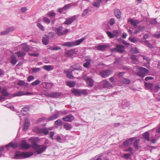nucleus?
<instances>
[{
  "mask_svg": "<svg viewBox=\"0 0 160 160\" xmlns=\"http://www.w3.org/2000/svg\"><path fill=\"white\" fill-rule=\"evenodd\" d=\"M86 37H83L75 41L67 42L62 43V45L67 47H71L80 45L84 40L86 39Z\"/></svg>",
  "mask_w": 160,
  "mask_h": 160,
  "instance_id": "1",
  "label": "nucleus"
},
{
  "mask_svg": "<svg viewBox=\"0 0 160 160\" xmlns=\"http://www.w3.org/2000/svg\"><path fill=\"white\" fill-rule=\"evenodd\" d=\"M33 154V153L32 152H21L19 151L16 152L15 154L16 158H29Z\"/></svg>",
  "mask_w": 160,
  "mask_h": 160,
  "instance_id": "2",
  "label": "nucleus"
},
{
  "mask_svg": "<svg viewBox=\"0 0 160 160\" xmlns=\"http://www.w3.org/2000/svg\"><path fill=\"white\" fill-rule=\"evenodd\" d=\"M32 148L37 151L35 152H37L38 154L43 153L47 149V147L46 145H43L42 147L41 146L35 143H33L32 144Z\"/></svg>",
  "mask_w": 160,
  "mask_h": 160,
  "instance_id": "3",
  "label": "nucleus"
},
{
  "mask_svg": "<svg viewBox=\"0 0 160 160\" xmlns=\"http://www.w3.org/2000/svg\"><path fill=\"white\" fill-rule=\"evenodd\" d=\"M125 47L122 45L118 44L115 48H111V51L113 52H117L120 53H122L124 51Z\"/></svg>",
  "mask_w": 160,
  "mask_h": 160,
  "instance_id": "4",
  "label": "nucleus"
},
{
  "mask_svg": "<svg viewBox=\"0 0 160 160\" xmlns=\"http://www.w3.org/2000/svg\"><path fill=\"white\" fill-rule=\"evenodd\" d=\"M139 70V71L138 73V75L142 78L144 77L146 74L149 72L148 70L144 68L140 67Z\"/></svg>",
  "mask_w": 160,
  "mask_h": 160,
  "instance_id": "5",
  "label": "nucleus"
},
{
  "mask_svg": "<svg viewBox=\"0 0 160 160\" xmlns=\"http://www.w3.org/2000/svg\"><path fill=\"white\" fill-rule=\"evenodd\" d=\"M45 96L52 98H58L61 96V93L58 92H54L50 93H46L45 94Z\"/></svg>",
  "mask_w": 160,
  "mask_h": 160,
  "instance_id": "6",
  "label": "nucleus"
},
{
  "mask_svg": "<svg viewBox=\"0 0 160 160\" xmlns=\"http://www.w3.org/2000/svg\"><path fill=\"white\" fill-rule=\"evenodd\" d=\"M112 72L110 70H105L99 72V75L103 78H106L111 74Z\"/></svg>",
  "mask_w": 160,
  "mask_h": 160,
  "instance_id": "7",
  "label": "nucleus"
},
{
  "mask_svg": "<svg viewBox=\"0 0 160 160\" xmlns=\"http://www.w3.org/2000/svg\"><path fill=\"white\" fill-rule=\"evenodd\" d=\"M83 78L86 81L87 84L89 87H92L93 86L94 81L92 78L87 76H84Z\"/></svg>",
  "mask_w": 160,
  "mask_h": 160,
  "instance_id": "8",
  "label": "nucleus"
},
{
  "mask_svg": "<svg viewBox=\"0 0 160 160\" xmlns=\"http://www.w3.org/2000/svg\"><path fill=\"white\" fill-rule=\"evenodd\" d=\"M101 83L104 88H110L112 87V85L106 79L102 81L101 82Z\"/></svg>",
  "mask_w": 160,
  "mask_h": 160,
  "instance_id": "9",
  "label": "nucleus"
},
{
  "mask_svg": "<svg viewBox=\"0 0 160 160\" xmlns=\"http://www.w3.org/2000/svg\"><path fill=\"white\" fill-rule=\"evenodd\" d=\"M77 16L74 15L70 18H66V21L63 23V24H65L67 25H69L73 22L76 19Z\"/></svg>",
  "mask_w": 160,
  "mask_h": 160,
  "instance_id": "10",
  "label": "nucleus"
},
{
  "mask_svg": "<svg viewBox=\"0 0 160 160\" xmlns=\"http://www.w3.org/2000/svg\"><path fill=\"white\" fill-rule=\"evenodd\" d=\"M21 148L23 149H28L31 147L30 144H28L25 140H23L21 141L20 144Z\"/></svg>",
  "mask_w": 160,
  "mask_h": 160,
  "instance_id": "11",
  "label": "nucleus"
},
{
  "mask_svg": "<svg viewBox=\"0 0 160 160\" xmlns=\"http://www.w3.org/2000/svg\"><path fill=\"white\" fill-rule=\"evenodd\" d=\"M63 29V27L62 26H60L58 28H55L54 30L57 35L62 36L63 35L62 31Z\"/></svg>",
  "mask_w": 160,
  "mask_h": 160,
  "instance_id": "12",
  "label": "nucleus"
},
{
  "mask_svg": "<svg viewBox=\"0 0 160 160\" xmlns=\"http://www.w3.org/2000/svg\"><path fill=\"white\" fill-rule=\"evenodd\" d=\"M109 47V46L108 44L99 45L94 47L95 48H97L98 50L101 51L105 50V49Z\"/></svg>",
  "mask_w": 160,
  "mask_h": 160,
  "instance_id": "13",
  "label": "nucleus"
},
{
  "mask_svg": "<svg viewBox=\"0 0 160 160\" xmlns=\"http://www.w3.org/2000/svg\"><path fill=\"white\" fill-rule=\"evenodd\" d=\"M74 117L72 115H68L62 118V120L66 122H71L74 119Z\"/></svg>",
  "mask_w": 160,
  "mask_h": 160,
  "instance_id": "14",
  "label": "nucleus"
},
{
  "mask_svg": "<svg viewBox=\"0 0 160 160\" xmlns=\"http://www.w3.org/2000/svg\"><path fill=\"white\" fill-rule=\"evenodd\" d=\"M76 51L75 49H71L68 50L65 52V54L67 57H71L73 55L74 53H76Z\"/></svg>",
  "mask_w": 160,
  "mask_h": 160,
  "instance_id": "15",
  "label": "nucleus"
},
{
  "mask_svg": "<svg viewBox=\"0 0 160 160\" xmlns=\"http://www.w3.org/2000/svg\"><path fill=\"white\" fill-rule=\"evenodd\" d=\"M17 85L19 86H24L25 88H27L28 86V83H25L23 80H19L18 81Z\"/></svg>",
  "mask_w": 160,
  "mask_h": 160,
  "instance_id": "16",
  "label": "nucleus"
},
{
  "mask_svg": "<svg viewBox=\"0 0 160 160\" xmlns=\"http://www.w3.org/2000/svg\"><path fill=\"white\" fill-rule=\"evenodd\" d=\"M64 72L66 73L67 77L68 78L71 79L73 78V76L72 75V73L71 72L70 70L68 69H65L64 71Z\"/></svg>",
  "mask_w": 160,
  "mask_h": 160,
  "instance_id": "17",
  "label": "nucleus"
},
{
  "mask_svg": "<svg viewBox=\"0 0 160 160\" xmlns=\"http://www.w3.org/2000/svg\"><path fill=\"white\" fill-rule=\"evenodd\" d=\"M30 126V123L27 119L25 120L22 130L24 131H26L28 128Z\"/></svg>",
  "mask_w": 160,
  "mask_h": 160,
  "instance_id": "18",
  "label": "nucleus"
},
{
  "mask_svg": "<svg viewBox=\"0 0 160 160\" xmlns=\"http://www.w3.org/2000/svg\"><path fill=\"white\" fill-rule=\"evenodd\" d=\"M58 117V114L57 112L56 113L49 117L47 118V120L48 121H52L57 118Z\"/></svg>",
  "mask_w": 160,
  "mask_h": 160,
  "instance_id": "19",
  "label": "nucleus"
},
{
  "mask_svg": "<svg viewBox=\"0 0 160 160\" xmlns=\"http://www.w3.org/2000/svg\"><path fill=\"white\" fill-rule=\"evenodd\" d=\"M130 106V103L126 100H123L121 104V106L123 108H125L126 107H128Z\"/></svg>",
  "mask_w": 160,
  "mask_h": 160,
  "instance_id": "20",
  "label": "nucleus"
},
{
  "mask_svg": "<svg viewBox=\"0 0 160 160\" xmlns=\"http://www.w3.org/2000/svg\"><path fill=\"white\" fill-rule=\"evenodd\" d=\"M15 54L17 55L18 58H23L24 57L26 53L23 51H18L15 52Z\"/></svg>",
  "mask_w": 160,
  "mask_h": 160,
  "instance_id": "21",
  "label": "nucleus"
},
{
  "mask_svg": "<svg viewBox=\"0 0 160 160\" xmlns=\"http://www.w3.org/2000/svg\"><path fill=\"white\" fill-rule=\"evenodd\" d=\"M21 49L24 52H28L30 50V48L27 45L23 44L21 45Z\"/></svg>",
  "mask_w": 160,
  "mask_h": 160,
  "instance_id": "22",
  "label": "nucleus"
},
{
  "mask_svg": "<svg viewBox=\"0 0 160 160\" xmlns=\"http://www.w3.org/2000/svg\"><path fill=\"white\" fill-rule=\"evenodd\" d=\"M49 39V38L48 36L45 35L42 38V39L43 43L45 45H47L48 44Z\"/></svg>",
  "mask_w": 160,
  "mask_h": 160,
  "instance_id": "23",
  "label": "nucleus"
},
{
  "mask_svg": "<svg viewBox=\"0 0 160 160\" xmlns=\"http://www.w3.org/2000/svg\"><path fill=\"white\" fill-rule=\"evenodd\" d=\"M129 22H130L131 25L133 26L137 27V24L139 23V21L138 20H134L132 19H130Z\"/></svg>",
  "mask_w": 160,
  "mask_h": 160,
  "instance_id": "24",
  "label": "nucleus"
},
{
  "mask_svg": "<svg viewBox=\"0 0 160 160\" xmlns=\"http://www.w3.org/2000/svg\"><path fill=\"white\" fill-rule=\"evenodd\" d=\"M114 14L115 16L118 18H121V12L119 9H115L114 11Z\"/></svg>",
  "mask_w": 160,
  "mask_h": 160,
  "instance_id": "25",
  "label": "nucleus"
},
{
  "mask_svg": "<svg viewBox=\"0 0 160 160\" xmlns=\"http://www.w3.org/2000/svg\"><path fill=\"white\" fill-rule=\"evenodd\" d=\"M18 61L16 57L14 55H12L11 57V63L15 65Z\"/></svg>",
  "mask_w": 160,
  "mask_h": 160,
  "instance_id": "26",
  "label": "nucleus"
},
{
  "mask_svg": "<svg viewBox=\"0 0 160 160\" xmlns=\"http://www.w3.org/2000/svg\"><path fill=\"white\" fill-rule=\"evenodd\" d=\"M72 92L76 96H79L81 95L80 90L74 88L72 90Z\"/></svg>",
  "mask_w": 160,
  "mask_h": 160,
  "instance_id": "27",
  "label": "nucleus"
},
{
  "mask_svg": "<svg viewBox=\"0 0 160 160\" xmlns=\"http://www.w3.org/2000/svg\"><path fill=\"white\" fill-rule=\"evenodd\" d=\"M42 68L47 71L52 70L54 68L51 65H44Z\"/></svg>",
  "mask_w": 160,
  "mask_h": 160,
  "instance_id": "28",
  "label": "nucleus"
},
{
  "mask_svg": "<svg viewBox=\"0 0 160 160\" xmlns=\"http://www.w3.org/2000/svg\"><path fill=\"white\" fill-rule=\"evenodd\" d=\"M24 92L22 91H19L16 93L13 94V97L21 96L24 95Z\"/></svg>",
  "mask_w": 160,
  "mask_h": 160,
  "instance_id": "29",
  "label": "nucleus"
},
{
  "mask_svg": "<svg viewBox=\"0 0 160 160\" xmlns=\"http://www.w3.org/2000/svg\"><path fill=\"white\" fill-rule=\"evenodd\" d=\"M85 61H86V62L83 64V66L85 68H87L88 67V66L90 65L91 60L90 58H88V59H86Z\"/></svg>",
  "mask_w": 160,
  "mask_h": 160,
  "instance_id": "30",
  "label": "nucleus"
},
{
  "mask_svg": "<svg viewBox=\"0 0 160 160\" xmlns=\"http://www.w3.org/2000/svg\"><path fill=\"white\" fill-rule=\"evenodd\" d=\"M134 140L133 138H131L128 140L125 141L123 142V145L126 146L129 145L131 142Z\"/></svg>",
  "mask_w": 160,
  "mask_h": 160,
  "instance_id": "31",
  "label": "nucleus"
},
{
  "mask_svg": "<svg viewBox=\"0 0 160 160\" xmlns=\"http://www.w3.org/2000/svg\"><path fill=\"white\" fill-rule=\"evenodd\" d=\"M76 84V82L74 81H69L67 82L66 84L70 88L74 87Z\"/></svg>",
  "mask_w": 160,
  "mask_h": 160,
  "instance_id": "32",
  "label": "nucleus"
},
{
  "mask_svg": "<svg viewBox=\"0 0 160 160\" xmlns=\"http://www.w3.org/2000/svg\"><path fill=\"white\" fill-rule=\"evenodd\" d=\"M143 43L144 45H146L149 48H153L152 45L151 44L148 40H145L143 41Z\"/></svg>",
  "mask_w": 160,
  "mask_h": 160,
  "instance_id": "33",
  "label": "nucleus"
},
{
  "mask_svg": "<svg viewBox=\"0 0 160 160\" xmlns=\"http://www.w3.org/2000/svg\"><path fill=\"white\" fill-rule=\"evenodd\" d=\"M68 69L70 70V71H71V73H72V71L74 70H81L80 68L77 67L76 65L71 66L70 67V69Z\"/></svg>",
  "mask_w": 160,
  "mask_h": 160,
  "instance_id": "34",
  "label": "nucleus"
},
{
  "mask_svg": "<svg viewBox=\"0 0 160 160\" xmlns=\"http://www.w3.org/2000/svg\"><path fill=\"white\" fill-rule=\"evenodd\" d=\"M63 127L66 130H70L72 127L70 124L66 123L64 124Z\"/></svg>",
  "mask_w": 160,
  "mask_h": 160,
  "instance_id": "35",
  "label": "nucleus"
},
{
  "mask_svg": "<svg viewBox=\"0 0 160 160\" xmlns=\"http://www.w3.org/2000/svg\"><path fill=\"white\" fill-rule=\"evenodd\" d=\"M29 110V108L28 107H24L21 110V113L23 115H25L26 114L25 112H27Z\"/></svg>",
  "mask_w": 160,
  "mask_h": 160,
  "instance_id": "36",
  "label": "nucleus"
},
{
  "mask_svg": "<svg viewBox=\"0 0 160 160\" xmlns=\"http://www.w3.org/2000/svg\"><path fill=\"white\" fill-rule=\"evenodd\" d=\"M18 145L16 143H13L12 142H11L5 146L6 147L9 146L12 147L13 148H15L17 147Z\"/></svg>",
  "mask_w": 160,
  "mask_h": 160,
  "instance_id": "37",
  "label": "nucleus"
},
{
  "mask_svg": "<svg viewBox=\"0 0 160 160\" xmlns=\"http://www.w3.org/2000/svg\"><path fill=\"white\" fill-rule=\"evenodd\" d=\"M149 133L148 132H146L142 134L143 137L147 141L149 140Z\"/></svg>",
  "mask_w": 160,
  "mask_h": 160,
  "instance_id": "38",
  "label": "nucleus"
},
{
  "mask_svg": "<svg viewBox=\"0 0 160 160\" xmlns=\"http://www.w3.org/2000/svg\"><path fill=\"white\" fill-rule=\"evenodd\" d=\"M90 10H89V8H87L83 12L82 14V17H85V16L87 15V14L89 12Z\"/></svg>",
  "mask_w": 160,
  "mask_h": 160,
  "instance_id": "39",
  "label": "nucleus"
},
{
  "mask_svg": "<svg viewBox=\"0 0 160 160\" xmlns=\"http://www.w3.org/2000/svg\"><path fill=\"white\" fill-rule=\"evenodd\" d=\"M122 82L125 84H128L130 83V81L129 79L122 78Z\"/></svg>",
  "mask_w": 160,
  "mask_h": 160,
  "instance_id": "40",
  "label": "nucleus"
},
{
  "mask_svg": "<svg viewBox=\"0 0 160 160\" xmlns=\"http://www.w3.org/2000/svg\"><path fill=\"white\" fill-rule=\"evenodd\" d=\"M101 2L94 1L92 3L93 6L98 8L100 6V3Z\"/></svg>",
  "mask_w": 160,
  "mask_h": 160,
  "instance_id": "41",
  "label": "nucleus"
},
{
  "mask_svg": "<svg viewBox=\"0 0 160 160\" xmlns=\"http://www.w3.org/2000/svg\"><path fill=\"white\" fill-rule=\"evenodd\" d=\"M140 139H138L136 140L133 143V146L135 148L137 149L138 148V145L139 144V141Z\"/></svg>",
  "mask_w": 160,
  "mask_h": 160,
  "instance_id": "42",
  "label": "nucleus"
},
{
  "mask_svg": "<svg viewBox=\"0 0 160 160\" xmlns=\"http://www.w3.org/2000/svg\"><path fill=\"white\" fill-rule=\"evenodd\" d=\"M1 93L2 96H7L9 95V93L7 92L6 89H3L1 92Z\"/></svg>",
  "mask_w": 160,
  "mask_h": 160,
  "instance_id": "43",
  "label": "nucleus"
},
{
  "mask_svg": "<svg viewBox=\"0 0 160 160\" xmlns=\"http://www.w3.org/2000/svg\"><path fill=\"white\" fill-rule=\"evenodd\" d=\"M43 128H35V131L37 133L42 134V130Z\"/></svg>",
  "mask_w": 160,
  "mask_h": 160,
  "instance_id": "44",
  "label": "nucleus"
},
{
  "mask_svg": "<svg viewBox=\"0 0 160 160\" xmlns=\"http://www.w3.org/2000/svg\"><path fill=\"white\" fill-rule=\"evenodd\" d=\"M133 43H136L138 42V39L135 37H130L129 39Z\"/></svg>",
  "mask_w": 160,
  "mask_h": 160,
  "instance_id": "45",
  "label": "nucleus"
},
{
  "mask_svg": "<svg viewBox=\"0 0 160 160\" xmlns=\"http://www.w3.org/2000/svg\"><path fill=\"white\" fill-rule=\"evenodd\" d=\"M15 29L14 27L12 26L11 27H9L6 29L8 34L9 33L13 31Z\"/></svg>",
  "mask_w": 160,
  "mask_h": 160,
  "instance_id": "46",
  "label": "nucleus"
},
{
  "mask_svg": "<svg viewBox=\"0 0 160 160\" xmlns=\"http://www.w3.org/2000/svg\"><path fill=\"white\" fill-rule=\"evenodd\" d=\"M145 86L149 89H151L153 86V84L152 83H148L146 82H145Z\"/></svg>",
  "mask_w": 160,
  "mask_h": 160,
  "instance_id": "47",
  "label": "nucleus"
},
{
  "mask_svg": "<svg viewBox=\"0 0 160 160\" xmlns=\"http://www.w3.org/2000/svg\"><path fill=\"white\" fill-rule=\"evenodd\" d=\"M57 113L58 114V116L60 115H66L67 113V112L66 111H57Z\"/></svg>",
  "mask_w": 160,
  "mask_h": 160,
  "instance_id": "48",
  "label": "nucleus"
},
{
  "mask_svg": "<svg viewBox=\"0 0 160 160\" xmlns=\"http://www.w3.org/2000/svg\"><path fill=\"white\" fill-rule=\"evenodd\" d=\"M32 72L33 73H36L39 71L41 69L39 68H31Z\"/></svg>",
  "mask_w": 160,
  "mask_h": 160,
  "instance_id": "49",
  "label": "nucleus"
},
{
  "mask_svg": "<svg viewBox=\"0 0 160 160\" xmlns=\"http://www.w3.org/2000/svg\"><path fill=\"white\" fill-rule=\"evenodd\" d=\"M55 124L57 126H60L62 125V122L60 119H58L55 122Z\"/></svg>",
  "mask_w": 160,
  "mask_h": 160,
  "instance_id": "50",
  "label": "nucleus"
},
{
  "mask_svg": "<svg viewBox=\"0 0 160 160\" xmlns=\"http://www.w3.org/2000/svg\"><path fill=\"white\" fill-rule=\"evenodd\" d=\"M115 21L114 19L113 18H111L109 21V23L110 26H112L115 23Z\"/></svg>",
  "mask_w": 160,
  "mask_h": 160,
  "instance_id": "51",
  "label": "nucleus"
},
{
  "mask_svg": "<svg viewBox=\"0 0 160 160\" xmlns=\"http://www.w3.org/2000/svg\"><path fill=\"white\" fill-rule=\"evenodd\" d=\"M132 154L130 153H125L123 155V157L125 158L128 159L130 158V157Z\"/></svg>",
  "mask_w": 160,
  "mask_h": 160,
  "instance_id": "52",
  "label": "nucleus"
},
{
  "mask_svg": "<svg viewBox=\"0 0 160 160\" xmlns=\"http://www.w3.org/2000/svg\"><path fill=\"white\" fill-rule=\"evenodd\" d=\"M40 82L39 80H37L32 83L31 84L32 86H36L39 84Z\"/></svg>",
  "mask_w": 160,
  "mask_h": 160,
  "instance_id": "53",
  "label": "nucleus"
},
{
  "mask_svg": "<svg viewBox=\"0 0 160 160\" xmlns=\"http://www.w3.org/2000/svg\"><path fill=\"white\" fill-rule=\"evenodd\" d=\"M107 34L108 35V36L110 38H114V36H113V34H112V33L111 32L107 31L106 32Z\"/></svg>",
  "mask_w": 160,
  "mask_h": 160,
  "instance_id": "54",
  "label": "nucleus"
},
{
  "mask_svg": "<svg viewBox=\"0 0 160 160\" xmlns=\"http://www.w3.org/2000/svg\"><path fill=\"white\" fill-rule=\"evenodd\" d=\"M37 26L42 31H44V27L39 23H38L37 24Z\"/></svg>",
  "mask_w": 160,
  "mask_h": 160,
  "instance_id": "55",
  "label": "nucleus"
},
{
  "mask_svg": "<svg viewBox=\"0 0 160 160\" xmlns=\"http://www.w3.org/2000/svg\"><path fill=\"white\" fill-rule=\"evenodd\" d=\"M49 49L51 50L56 51L61 49V48L57 46L54 47H50Z\"/></svg>",
  "mask_w": 160,
  "mask_h": 160,
  "instance_id": "56",
  "label": "nucleus"
},
{
  "mask_svg": "<svg viewBox=\"0 0 160 160\" xmlns=\"http://www.w3.org/2000/svg\"><path fill=\"white\" fill-rule=\"evenodd\" d=\"M43 19L46 23L48 24L50 22V20L47 17H44L43 18Z\"/></svg>",
  "mask_w": 160,
  "mask_h": 160,
  "instance_id": "57",
  "label": "nucleus"
},
{
  "mask_svg": "<svg viewBox=\"0 0 160 160\" xmlns=\"http://www.w3.org/2000/svg\"><path fill=\"white\" fill-rule=\"evenodd\" d=\"M81 95L82 94L86 95L88 94L87 90H80Z\"/></svg>",
  "mask_w": 160,
  "mask_h": 160,
  "instance_id": "58",
  "label": "nucleus"
},
{
  "mask_svg": "<svg viewBox=\"0 0 160 160\" xmlns=\"http://www.w3.org/2000/svg\"><path fill=\"white\" fill-rule=\"evenodd\" d=\"M34 79V77L33 76H29L27 78V81L30 82Z\"/></svg>",
  "mask_w": 160,
  "mask_h": 160,
  "instance_id": "59",
  "label": "nucleus"
},
{
  "mask_svg": "<svg viewBox=\"0 0 160 160\" xmlns=\"http://www.w3.org/2000/svg\"><path fill=\"white\" fill-rule=\"evenodd\" d=\"M47 15L49 17H52L54 16L55 15V13L53 11H52L48 13Z\"/></svg>",
  "mask_w": 160,
  "mask_h": 160,
  "instance_id": "60",
  "label": "nucleus"
},
{
  "mask_svg": "<svg viewBox=\"0 0 160 160\" xmlns=\"http://www.w3.org/2000/svg\"><path fill=\"white\" fill-rule=\"evenodd\" d=\"M132 51L133 53H139L138 49L136 48H134L132 49Z\"/></svg>",
  "mask_w": 160,
  "mask_h": 160,
  "instance_id": "61",
  "label": "nucleus"
},
{
  "mask_svg": "<svg viewBox=\"0 0 160 160\" xmlns=\"http://www.w3.org/2000/svg\"><path fill=\"white\" fill-rule=\"evenodd\" d=\"M49 132L46 128H43L42 130V133L45 135H47L48 134Z\"/></svg>",
  "mask_w": 160,
  "mask_h": 160,
  "instance_id": "62",
  "label": "nucleus"
},
{
  "mask_svg": "<svg viewBox=\"0 0 160 160\" xmlns=\"http://www.w3.org/2000/svg\"><path fill=\"white\" fill-rule=\"evenodd\" d=\"M70 4H66V5H65L63 7V9H64V10H66L69 8H70Z\"/></svg>",
  "mask_w": 160,
  "mask_h": 160,
  "instance_id": "63",
  "label": "nucleus"
},
{
  "mask_svg": "<svg viewBox=\"0 0 160 160\" xmlns=\"http://www.w3.org/2000/svg\"><path fill=\"white\" fill-rule=\"evenodd\" d=\"M70 31V29H65L63 31V35L66 34L68 32H69Z\"/></svg>",
  "mask_w": 160,
  "mask_h": 160,
  "instance_id": "64",
  "label": "nucleus"
}]
</instances>
